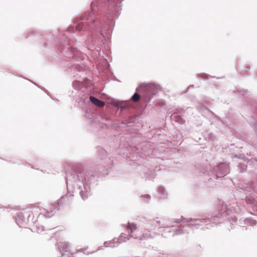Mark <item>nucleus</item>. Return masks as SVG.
<instances>
[{"label": "nucleus", "mask_w": 257, "mask_h": 257, "mask_svg": "<svg viewBox=\"0 0 257 257\" xmlns=\"http://www.w3.org/2000/svg\"><path fill=\"white\" fill-rule=\"evenodd\" d=\"M123 0H94L91 10L85 13L75 22L78 31L98 32L104 39H109L114 26V19L119 15L120 4Z\"/></svg>", "instance_id": "nucleus-1"}, {"label": "nucleus", "mask_w": 257, "mask_h": 257, "mask_svg": "<svg viewBox=\"0 0 257 257\" xmlns=\"http://www.w3.org/2000/svg\"><path fill=\"white\" fill-rule=\"evenodd\" d=\"M98 176L92 173L84 171H77L74 174L69 175L66 178L67 192L59 200L58 203L51 205L49 209L45 210L43 213L46 217H51L56 211L60 209V204L63 201L70 202L74 196L76 189L79 190V194L83 200H85L90 195V185L97 181Z\"/></svg>", "instance_id": "nucleus-2"}, {"label": "nucleus", "mask_w": 257, "mask_h": 257, "mask_svg": "<svg viewBox=\"0 0 257 257\" xmlns=\"http://www.w3.org/2000/svg\"><path fill=\"white\" fill-rule=\"evenodd\" d=\"M169 226L166 220L159 217L144 218L142 220V235H140L137 228L135 234L139 237L137 239L140 240L153 238L160 234L161 229L168 230Z\"/></svg>", "instance_id": "nucleus-3"}, {"label": "nucleus", "mask_w": 257, "mask_h": 257, "mask_svg": "<svg viewBox=\"0 0 257 257\" xmlns=\"http://www.w3.org/2000/svg\"><path fill=\"white\" fill-rule=\"evenodd\" d=\"M219 217L216 216H213V217H211V218H210L209 217L203 218H190L188 219L182 218L181 220L177 219L175 220V222L176 223H179L182 222L186 223V224L183 227V228L176 229L174 231V233L173 234V235L174 234H181L186 232H188L186 229V228H190L192 229L198 228L202 229L204 228V226L208 225L210 223L216 224L217 222H219Z\"/></svg>", "instance_id": "nucleus-4"}, {"label": "nucleus", "mask_w": 257, "mask_h": 257, "mask_svg": "<svg viewBox=\"0 0 257 257\" xmlns=\"http://www.w3.org/2000/svg\"><path fill=\"white\" fill-rule=\"evenodd\" d=\"M125 228V231L122 232L118 238H114L110 241H105L104 244L105 247H117L119 244L126 241L131 238L137 239L139 237L135 234L137 225L134 223H128V225L122 224Z\"/></svg>", "instance_id": "nucleus-5"}, {"label": "nucleus", "mask_w": 257, "mask_h": 257, "mask_svg": "<svg viewBox=\"0 0 257 257\" xmlns=\"http://www.w3.org/2000/svg\"><path fill=\"white\" fill-rule=\"evenodd\" d=\"M161 89L159 85L154 84H143L136 89V91H140L145 101L149 102L154 95Z\"/></svg>", "instance_id": "nucleus-6"}, {"label": "nucleus", "mask_w": 257, "mask_h": 257, "mask_svg": "<svg viewBox=\"0 0 257 257\" xmlns=\"http://www.w3.org/2000/svg\"><path fill=\"white\" fill-rule=\"evenodd\" d=\"M63 47L64 48L62 47L61 49L68 58L74 60L80 58V52L76 48L71 47L69 42H67L63 44Z\"/></svg>", "instance_id": "nucleus-7"}, {"label": "nucleus", "mask_w": 257, "mask_h": 257, "mask_svg": "<svg viewBox=\"0 0 257 257\" xmlns=\"http://www.w3.org/2000/svg\"><path fill=\"white\" fill-rule=\"evenodd\" d=\"M213 171L217 178H223L229 173L228 164H219L213 168Z\"/></svg>", "instance_id": "nucleus-8"}, {"label": "nucleus", "mask_w": 257, "mask_h": 257, "mask_svg": "<svg viewBox=\"0 0 257 257\" xmlns=\"http://www.w3.org/2000/svg\"><path fill=\"white\" fill-rule=\"evenodd\" d=\"M170 118L172 120L177 122L180 124H184L185 122V120L182 118L181 116L177 114L176 112L172 113Z\"/></svg>", "instance_id": "nucleus-9"}, {"label": "nucleus", "mask_w": 257, "mask_h": 257, "mask_svg": "<svg viewBox=\"0 0 257 257\" xmlns=\"http://www.w3.org/2000/svg\"><path fill=\"white\" fill-rule=\"evenodd\" d=\"M16 222L18 225L21 227L23 225L25 221V217L22 212H19L17 214L16 217Z\"/></svg>", "instance_id": "nucleus-10"}, {"label": "nucleus", "mask_w": 257, "mask_h": 257, "mask_svg": "<svg viewBox=\"0 0 257 257\" xmlns=\"http://www.w3.org/2000/svg\"><path fill=\"white\" fill-rule=\"evenodd\" d=\"M90 100L93 104L97 106L103 107L105 105L104 101H101L94 96H90Z\"/></svg>", "instance_id": "nucleus-11"}, {"label": "nucleus", "mask_w": 257, "mask_h": 257, "mask_svg": "<svg viewBox=\"0 0 257 257\" xmlns=\"http://www.w3.org/2000/svg\"><path fill=\"white\" fill-rule=\"evenodd\" d=\"M157 192L161 198L165 199L167 197V192L163 186L159 187L157 190Z\"/></svg>", "instance_id": "nucleus-12"}, {"label": "nucleus", "mask_w": 257, "mask_h": 257, "mask_svg": "<svg viewBox=\"0 0 257 257\" xmlns=\"http://www.w3.org/2000/svg\"><path fill=\"white\" fill-rule=\"evenodd\" d=\"M57 247L60 249V252L63 255V252L68 251V247L67 245H64L63 242H59L57 244Z\"/></svg>", "instance_id": "nucleus-13"}, {"label": "nucleus", "mask_w": 257, "mask_h": 257, "mask_svg": "<svg viewBox=\"0 0 257 257\" xmlns=\"http://www.w3.org/2000/svg\"><path fill=\"white\" fill-rule=\"evenodd\" d=\"M115 105L122 110L125 109L127 107V104L126 102L117 101L115 102Z\"/></svg>", "instance_id": "nucleus-14"}, {"label": "nucleus", "mask_w": 257, "mask_h": 257, "mask_svg": "<svg viewBox=\"0 0 257 257\" xmlns=\"http://www.w3.org/2000/svg\"><path fill=\"white\" fill-rule=\"evenodd\" d=\"M245 201L246 203L249 205V206L252 208L254 211H257V206L255 205H253V203L250 199L246 198Z\"/></svg>", "instance_id": "nucleus-15"}, {"label": "nucleus", "mask_w": 257, "mask_h": 257, "mask_svg": "<svg viewBox=\"0 0 257 257\" xmlns=\"http://www.w3.org/2000/svg\"><path fill=\"white\" fill-rule=\"evenodd\" d=\"M34 231H36L38 233H42L44 230V227L43 225H36L34 228Z\"/></svg>", "instance_id": "nucleus-16"}, {"label": "nucleus", "mask_w": 257, "mask_h": 257, "mask_svg": "<svg viewBox=\"0 0 257 257\" xmlns=\"http://www.w3.org/2000/svg\"><path fill=\"white\" fill-rule=\"evenodd\" d=\"M244 223L246 224L253 226L255 225L256 221L254 219H252L250 218H246L244 219Z\"/></svg>", "instance_id": "nucleus-17"}, {"label": "nucleus", "mask_w": 257, "mask_h": 257, "mask_svg": "<svg viewBox=\"0 0 257 257\" xmlns=\"http://www.w3.org/2000/svg\"><path fill=\"white\" fill-rule=\"evenodd\" d=\"M72 85L75 90H79L81 87V83L79 81H74L73 82Z\"/></svg>", "instance_id": "nucleus-18"}, {"label": "nucleus", "mask_w": 257, "mask_h": 257, "mask_svg": "<svg viewBox=\"0 0 257 257\" xmlns=\"http://www.w3.org/2000/svg\"><path fill=\"white\" fill-rule=\"evenodd\" d=\"M140 99V95L137 92H135L132 97V99L134 102H138Z\"/></svg>", "instance_id": "nucleus-19"}, {"label": "nucleus", "mask_w": 257, "mask_h": 257, "mask_svg": "<svg viewBox=\"0 0 257 257\" xmlns=\"http://www.w3.org/2000/svg\"><path fill=\"white\" fill-rule=\"evenodd\" d=\"M101 38H99V39H96L95 38H93V37L92 38V43L93 45L95 46H98L100 44L101 41L102 40H101Z\"/></svg>", "instance_id": "nucleus-20"}, {"label": "nucleus", "mask_w": 257, "mask_h": 257, "mask_svg": "<svg viewBox=\"0 0 257 257\" xmlns=\"http://www.w3.org/2000/svg\"><path fill=\"white\" fill-rule=\"evenodd\" d=\"M103 162L104 163H106V167H107L108 168L110 167L111 165V161H110V159L108 158H105L103 159ZM104 167H105V166L104 165Z\"/></svg>", "instance_id": "nucleus-21"}, {"label": "nucleus", "mask_w": 257, "mask_h": 257, "mask_svg": "<svg viewBox=\"0 0 257 257\" xmlns=\"http://www.w3.org/2000/svg\"><path fill=\"white\" fill-rule=\"evenodd\" d=\"M95 54V55L97 58H98L101 56L100 54V48L99 47H97L95 50V51L93 52Z\"/></svg>", "instance_id": "nucleus-22"}, {"label": "nucleus", "mask_w": 257, "mask_h": 257, "mask_svg": "<svg viewBox=\"0 0 257 257\" xmlns=\"http://www.w3.org/2000/svg\"><path fill=\"white\" fill-rule=\"evenodd\" d=\"M144 198V201L146 203H149L150 200L151 199V196L149 194H146L143 196H142Z\"/></svg>", "instance_id": "nucleus-23"}, {"label": "nucleus", "mask_w": 257, "mask_h": 257, "mask_svg": "<svg viewBox=\"0 0 257 257\" xmlns=\"http://www.w3.org/2000/svg\"><path fill=\"white\" fill-rule=\"evenodd\" d=\"M209 139L213 141V140H215V137L214 136L213 134H209Z\"/></svg>", "instance_id": "nucleus-24"}, {"label": "nucleus", "mask_w": 257, "mask_h": 257, "mask_svg": "<svg viewBox=\"0 0 257 257\" xmlns=\"http://www.w3.org/2000/svg\"><path fill=\"white\" fill-rule=\"evenodd\" d=\"M200 76L201 78H203L206 79V78H207L208 75H207L206 74L203 73V74H201L200 75Z\"/></svg>", "instance_id": "nucleus-25"}, {"label": "nucleus", "mask_w": 257, "mask_h": 257, "mask_svg": "<svg viewBox=\"0 0 257 257\" xmlns=\"http://www.w3.org/2000/svg\"><path fill=\"white\" fill-rule=\"evenodd\" d=\"M182 111H183V109L182 108H179V109H177L175 112H176V113L178 114L179 113H181Z\"/></svg>", "instance_id": "nucleus-26"}, {"label": "nucleus", "mask_w": 257, "mask_h": 257, "mask_svg": "<svg viewBox=\"0 0 257 257\" xmlns=\"http://www.w3.org/2000/svg\"><path fill=\"white\" fill-rule=\"evenodd\" d=\"M241 167V165H239L238 166V167Z\"/></svg>", "instance_id": "nucleus-27"}]
</instances>
